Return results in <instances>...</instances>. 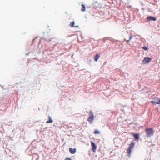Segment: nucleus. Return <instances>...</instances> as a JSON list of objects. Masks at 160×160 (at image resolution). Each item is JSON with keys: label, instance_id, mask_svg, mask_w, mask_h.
Segmentation results:
<instances>
[{"label": "nucleus", "instance_id": "f257e3e1", "mask_svg": "<svg viewBox=\"0 0 160 160\" xmlns=\"http://www.w3.org/2000/svg\"><path fill=\"white\" fill-rule=\"evenodd\" d=\"M89 117L88 118V121L89 123L91 124L92 123L94 119V116L93 112L92 111L89 112Z\"/></svg>", "mask_w": 160, "mask_h": 160}, {"label": "nucleus", "instance_id": "f03ea898", "mask_svg": "<svg viewBox=\"0 0 160 160\" xmlns=\"http://www.w3.org/2000/svg\"><path fill=\"white\" fill-rule=\"evenodd\" d=\"M146 132L148 137H150L153 135V129L151 128L146 129Z\"/></svg>", "mask_w": 160, "mask_h": 160}, {"label": "nucleus", "instance_id": "7ed1b4c3", "mask_svg": "<svg viewBox=\"0 0 160 160\" xmlns=\"http://www.w3.org/2000/svg\"><path fill=\"white\" fill-rule=\"evenodd\" d=\"M135 145V143L132 142L130 145L129 148L127 150V152L128 153V155L130 156L131 152V149H132Z\"/></svg>", "mask_w": 160, "mask_h": 160}, {"label": "nucleus", "instance_id": "20e7f679", "mask_svg": "<svg viewBox=\"0 0 160 160\" xmlns=\"http://www.w3.org/2000/svg\"><path fill=\"white\" fill-rule=\"evenodd\" d=\"M152 60V58L148 57H145L144 59L142 61V63L143 64H148Z\"/></svg>", "mask_w": 160, "mask_h": 160}, {"label": "nucleus", "instance_id": "39448f33", "mask_svg": "<svg viewBox=\"0 0 160 160\" xmlns=\"http://www.w3.org/2000/svg\"><path fill=\"white\" fill-rule=\"evenodd\" d=\"M151 102L155 105L158 104H160V98H156L153 100Z\"/></svg>", "mask_w": 160, "mask_h": 160}, {"label": "nucleus", "instance_id": "423d86ee", "mask_svg": "<svg viewBox=\"0 0 160 160\" xmlns=\"http://www.w3.org/2000/svg\"><path fill=\"white\" fill-rule=\"evenodd\" d=\"M92 146V150L93 152H95L96 151V149H97V146L93 142H91Z\"/></svg>", "mask_w": 160, "mask_h": 160}, {"label": "nucleus", "instance_id": "0eeeda50", "mask_svg": "<svg viewBox=\"0 0 160 160\" xmlns=\"http://www.w3.org/2000/svg\"><path fill=\"white\" fill-rule=\"evenodd\" d=\"M147 20L149 21H151L152 20L155 21L157 20V18H156L152 16H149L147 17Z\"/></svg>", "mask_w": 160, "mask_h": 160}, {"label": "nucleus", "instance_id": "6e6552de", "mask_svg": "<svg viewBox=\"0 0 160 160\" xmlns=\"http://www.w3.org/2000/svg\"><path fill=\"white\" fill-rule=\"evenodd\" d=\"M69 151L71 154H73L76 152V150L75 148L72 149L71 148H70L69 149Z\"/></svg>", "mask_w": 160, "mask_h": 160}, {"label": "nucleus", "instance_id": "1a4fd4ad", "mask_svg": "<svg viewBox=\"0 0 160 160\" xmlns=\"http://www.w3.org/2000/svg\"><path fill=\"white\" fill-rule=\"evenodd\" d=\"M133 136L134 138V139L135 140H138L139 138V137L138 134H134L133 135Z\"/></svg>", "mask_w": 160, "mask_h": 160}, {"label": "nucleus", "instance_id": "9d476101", "mask_svg": "<svg viewBox=\"0 0 160 160\" xmlns=\"http://www.w3.org/2000/svg\"><path fill=\"white\" fill-rule=\"evenodd\" d=\"M100 57V55L99 54H97L94 57V60L95 61L97 62L98 59Z\"/></svg>", "mask_w": 160, "mask_h": 160}, {"label": "nucleus", "instance_id": "9b49d317", "mask_svg": "<svg viewBox=\"0 0 160 160\" xmlns=\"http://www.w3.org/2000/svg\"><path fill=\"white\" fill-rule=\"evenodd\" d=\"M49 120H48L46 121V123H51L52 122V119L51 117L49 116Z\"/></svg>", "mask_w": 160, "mask_h": 160}, {"label": "nucleus", "instance_id": "f8f14e48", "mask_svg": "<svg viewBox=\"0 0 160 160\" xmlns=\"http://www.w3.org/2000/svg\"><path fill=\"white\" fill-rule=\"evenodd\" d=\"M82 8L81 9V11L82 12H84L85 10V6L84 4H82Z\"/></svg>", "mask_w": 160, "mask_h": 160}, {"label": "nucleus", "instance_id": "ddd939ff", "mask_svg": "<svg viewBox=\"0 0 160 160\" xmlns=\"http://www.w3.org/2000/svg\"><path fill=\"white\" fill-rule=\"evenodd\" d=\"M133 38V37L132 34H131L129 39L128 40H126V41L127 42H129Z\"/></svg>", "mask_w": 160, "mask_h": 160}, {"label": "nucleus", "instance_id": "4468645a", "mask_svg": "<svg viewBox=\"0 0 160 160\" xmlns=\"http://www.w3.org/2000/svg\"><path fill=\"white\" fill-rule=\"evenodd\" d=\"M74 22L73 21L70 22V25L71 26V27H73L74 26Z\"/></svg>", "mask_w": 160, "mask_h": 160}, {"label": "nucleus", "instance_id": "2eb2a0df", "mask_svg": "<svg viewBox=\"0 0 160 160\" xmlns=\"http://www.w3.org/2000/svg\"><path fill=\"white\" fill-rule=\"evenodd\" d=\"M94 133L95 134H100V132L98 130H96L94 132Z\"/></svg>", "mask_w": 160, "mask_h": 160}, {"label": "nucleus", "instance_id": "dca6fc26", "mask_svg": "<svg viewBox=\"0 0 160 160\" xmlns=\"http://www.w3.org/2000/svg\"><path fill=\"white\" fill-rule=\"evenodd\" d=\"M142 48L143 49L145 50H148V48L147 47H142Z\"/></svg>", "mask_w": 160, "mask_h": 160}, {"label": "nucleus", "instance_id": "f3484780", "mask_svg": "<svg viewBox=\"0 0 160 160\" xmlns=\"http://www.w3.org/2000/svg\"><path fill=\"white\" fill-rule=\"evenodd\" d=\"M66 160H71V159L70 158H66Z\"/></svg>", "mask_w": 160, "mask_h": 160}, {"label": "nucleus", "instance_id": "a211bd4d", "mask_svg": "<svg viewBox=\"0 0 160 160\" xmlns=\"http://www.w3.org/2000/svg\"><path fill=\"white\" fill-rule=\"evenodd\" d=\"M78 27V26H75V27Z\"/></svg>", "mask_w": 160, "mask_h": 160}]
</instances>
